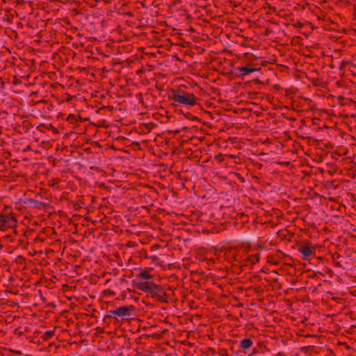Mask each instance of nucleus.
I'll list each match as a JSON object with an SVG mask.
<instances>
[{"label": "nucleus", "instance_id": "nucleus-1", "mask_svg": "<svg viewBox=\"0 0 356 356\" xmlns=\"http://www.w3.org/2000/svg\"><path fill=\"white\" fill-rule=\"evenodd\" d=\"M168 96L170 99L179 104L191 106L196 104L197 98L193 93H189L181 89H172Z\"/></svg>", "mask_w": 356, "mask_h": 356}, {"label": "nucleus", "instance_id": "nucleus-2", "mask_svg": "<svg viewBox=\"0 0 356 356\" xmlns=\"http://www.w3.org/2000/svg\"><path fill=\"white\" fill-rule=\"evenodd\" d=\"M147 296H150L152 298L156 299L160 302H168V296L167 295L164 288L161 285L154 284Z\"/></svg>", "mask_w": 356, "mask_h": 356}, {"label": "nucleus", "instance_id": "nucleus-3", "mask_svg": "<svg viewBox=\"0 0 356 356\" xmlns=\"http://www.w3.org/2000/svg\"><path fill=\"white\" fill-rule=\"evenodd\" d=\"M154 282L151 281H138V280H132V286L134 288L144 292L148 293L150 291L152 286L154 285Z\"/></svg>", "mask_w": 356, "mask_h": 356}, {"label": "nucleus", "instance_id": "nucleus-4", "mask_svg": "<svg viewBox=\"0 0 356 356\" xmlns=\"http://www.w3.org/2000/svg\"><path fill=\"white\" fill-rule=\"evenodd\" d=\"M299 252L302 254L303 259H309L312 257L315 256V248L312 246L311 243H307V245H302L299 247Z\"/></svg>", "mask_w": 356, "mask_h": 356}, {"label": "nucleus", "instance_id": "nucleus-5", "mask_svg": "<svg viewBox=\"0 0 356 356\" xmlns=\"http://www.w3.org/2000/svg\"><path fill=\"white\" fill-rule=\"evenodd\" d=\"M259 259H260V254L259 253L250 255L248 257H247L246 259H245L241 261V267L243 268V267H245V266H250V268H252V266L254 264H255L259 261Z\"/></svg>", "mask_w": 356, "mask_h": 356}, {"label": "nucleus", "instance_id": "nucleus-6", "mask_svg": "<svg viewBox=\"0 0 356 356\" xmlns=\"http://www.w3.org/2000/svg\"><path fill=\"white\" fill-rule=\"evenodd\" d=\"M17 220L15 217H10L0 213V223L6 225L7 227L14 228L16 227Z\"/></svg>", "mask_w": 356, "mask_h": 356}, {"label": "nucleus", "instance_id": "nucleus-7", "mask_svg": "<svg viewBox=\"0 0 356 356\" xmlns=\"http://www.w3.org/2000/svg\"><path fill=\"white\" fill-rule=\"evenodd\" d=\"M135 310V307L132 305H127L120 307L118 308V313L119 317H128L131 315V313Z\"/></svg>", "mask_w": 356, "mask_h": 356}, {"label": "nucleus", "instance_id": "nucleus-8", "mask_svg": "<svg viewBox=\"0 0 356 356\" xmlns=\"http://www.w3.org/2000/svg\"><path fill=\"white\" fill-rule=\"evenodd\" d=\"M236 70L241 72V76L243 77L245 75H248L250 73H252L254 72H256L257 70H259L260 68H254V67H245V66H242V67H238L236 68Z\"/></svg>", "mask_w": 356, "mask_h": 356}, {"label": "nucleus", "instance_id": "nucleus-9", "mask_svg": "<svg viewBox=\"0 0 356 356\" xmlns=\"http://www.w3.org/2000/svg\"><path fill=\"white\" fill-rule=\"evenodd\" d=\"M152 275L149 273L147 270H141L137 275L136 278L134 280L142 281L143 280H145V281H148V280L152 278Z\"/></svg>", "mask_w": 356, "mask_h": 356}, {"label": "nucleus", "instance_id": "nucleus-10", "mask_svg": "<svg viewBox=\"0 0 356 356\" xmlns=\"http://www.w3.org/2000/svg\"><path fill=\"white\" fill-rule=\"evenodd\" d=\"M253 345V341L250 339H243L240 341V348L244 350L249 349Z\"/></svg>", "mask_w": 356, "mask_h": 356}, {"label": "nucleus", "instance_id": "nucleus-11", "mask_svg": "<svg viewBox=\"0 0 356 356\" xmlns=\"http://www.w3.org/2000/svg\"><path fill=\"white\" fill-rule=\"evenodd\" d=\"M117 312H118V308L115 310H110L109 311L110 314H106L104 317V319H103L104 322L108 323V320L113 318L112 314H114V315H116L118 316V313Z\"/></svg>", "mask_w": 356, "mask_h": 356}, {"label": "nucleus", "instance_id": "nucleus-12", "mask_svg": "<svg viewBox=\"0 0 356 356\" xmlns=\"http://www.w3.org/2000/svg\"><path fill=\"white\" fill-rule=\"evenodd\" d=\"M54 335V331L53 330H48V331H46L43 335L42 336V338L43 340H49V339H51L53 336Z\"/></svg>", "mask_w": 356, "mask_h": 356}, {"label": "nucleus", "instance_id": "nucleus-13", "mask_svg": "<svg viewBox=\"0 0 356 356\" xmlns=\"http://www.w3.org/2000/svg\"><path fill=\"white\" fill-rule=\"evenodd\" d=\"M28 201L29 202L35 204V208H38V209L41 208L42 206H44L45 204L42 202H40V201H38V200H33V199H29Z\"/></svg>", "mask_w": 356, "mask_h": 356}, {"label": "nucleus", "instance_id": "nucleus-14", "mask_svg": "<svg viewBox=\"0 0 356 356\" xmlns=\"http://www.w3.org/2000/svg\"><path fill=\"white\" fill-rule=\"evenodd\" d=\"M183 114L185 116V118H188V119H189L191 120H193V121H197L198 120V118L197 117L193 115L189 112H187L186 113H183Z\"/></svg>", "mask_w": 356, "mask_h": 356}, {"label": "nucleus", "instance_id": "nucleus-15", "mask_svg": "<svg viewBox=\"0 0 356 356\" xmlns=\"http://www.w3.org/2000/svg\"><path fill=\"white\" fill-rule=\"evenodd\" d=\"M258 95H259V92H254V91L250 92L248 94V98L250 99H256L257 98Z\"/></svg>", "mask_w": 356, "mask_h": 356}, {"label": "nucleus", "instance_id": "nucleus-16", "mask_svg": "<svg viewBox=\"0 0 356 356\" xmlns=\"http://www.w3.org/2000/svg\"><path fill=\"white\" fill-rule=\"evenodd\" d=\"M218 355L220 356H231L228 354V352L225 348H221L218 350Z\"/></svg>", "mask_w": 356, "mask_h": 356}, {"label": "nucleus", "instance_id": "nucleus-17", "mask_svg": "<svg viewBox=\"0 0 356 356\" xmlns=\"http://www.w3.org/2000/svg\"><path fill=\"white\" fill-rule=\"evenodd\" d=\"M68 121H70L71 123L74 122V120L76 121V115L74 114H70L67 119Z\"/></svg>", "mask_w": 356, "mask_h": 356}, {"label": "nucleus", "instance_id": "nucleus-18", "mask_svg": "<svg viewBox=\"0 0 356 356\" xmlns=\"http://www.w3.org/2000/svg\"><path fill=\"white\" fill-rule=\"evenodd\" d=\"M8 228L9 227H7L6 225L0 223V230L1 231H6Z\"/></svg>", "mask_w": 356, "mask_h": 356}, {"label": "nucleus", "instance_id": "nucleus-19", "mask_svg": "<svg viewBox=\"0 0 356 356\" xmlns=\"http://www.w3.org/2000/svg\"><path fill=\"white\" fill-rule=\"evenodd\" d=\"M230 350H231L234 353H238L239 352L238 350H235V348H234V344L231 346V347H230Z\"/></svg>", "mask_w": 356, "mask_h": 356}, {"label": "nucleus", "instance_id": "nucleus-20", "mask_svg": "<svg viewBox=\"0 0 356 356\" xmlns=\"http://www.w3.org/2000/svg\"><path fill=\"white\" fill-rule=\"evenodd\" d=\"M74 207H75V209L77 210L79 209V208L81 207V206L79 204V203H76L75 205H74Z\"/></svg>", "mask_w": 356, "mask_h": 356}, {"label": "nucleus", "instance_id": "nucleus-21", "mask_svg": "<svg viewBox=\"0 0 356 356\" xmlns=\"http://www.w3.org/2000/svg\"><path fill=\"white\" fill-rule=\"evenodd\" d=\"M253 81L255 83H261V82L258 79H254L253 80Z\"/></svg>", "mask_w": 356, "mask_h": 356}, {"label": "nucleus", "instance_id": "nucleus-22", "mask_svg": "<svg viewBox=\"0 0 356 356\" xmlns=\"http://www.w3.org/2000/svg\"><path fill=\"white\" fill-rule=\"evenodd\" d=\"M86 152L88 153H90L91 152L90 148L88 147V148L86 149Z\"/></svg>", "mask_w": 356, "mask_h": 356}, {"label": "nucleus", "instance_id": "nucleus-23", "mask_svg": "<svg viewBox=\"0 0 356 356\" xmlns=\"http://www.w3.org/2000/svg\"><path fill=\"white\" fill-rule=\"evenodd\" d=\"M257 353V350H254V351L252 352V355H254Z\"/></svg>", "mask_w": 356, "mask_h": 356}, {"label": "nucleus", "instance_id": "nucleus-24", "mask_svg": "<svg viewBox=\"0 0 356 356\" xmlns=\"http://www.w3.org/2000/svg\"><path fill=\"white\" fill-rule=\"evenodd\" d=\"M289 89H286V95H288L289 94Z\"/></svg>", "mask_w": 356, "mask_h": 356}, {"label": "nucleus", "instance_id": "nucleus-25", "mask_svg": "<svg viewBox=\"0 0 356 356\" xmlns=\"http://www.w3.org/2000/svg\"><path fill=\"white\" fill-rule=\"evenodd\" d=\"M274 87H275V88H280V86H279V85H277V84L275 85V86H274Z\"/></svg>", "mask_w": 356, "mask_h": 356}, {"label": "nucleus", "instance_id": "nucleus-26", "mask_svg": "<svg viewBox=\"0 0 356 356\" xmlns=\"http://www.w3.org/2000/svg\"><path fill=\"white\" fill-rule=\"evenodd\" d=\"M14 353H17V354H19V353H21V352H20V351H18V350H15V351H14Z\"/></svg>", "mask_w": 356, "mask_h": 356}, {"label": "nucleus", "instance_id": "nucleus-27", "mask_svg": "<svg viewBox=\"0 0 356 356\" xmlns=\"http://www.w3.org/2000/svg\"><path fill=\"white\" fill-rule=\"evenodd\" d=\"M113 318L115 320V321H118V318L117 317L114 316Z\"/></svg>", "mask_w": 356, "mask_h": 356}, {"label": "nucleus", "instance_id": "nucleus-28", "mask_svg": "<svg viewBox=\"0 0 356 356\" xmlns=\"http://www.w3.org/2000/svg\"><path fill=\"white\" fill-rule=\"evenodd\" d=\"M129 15L131 16L132 13H129Z\"/></svg>", "mask_w": 356, "mask_h": 356}, {"label": "nucleus", "instance_id": "nucleus-29", "mask_svg": "<svg viewBox=\"0 0 356 356\" xmlns=\"http://www.w3.org/2000/svg\"><path fill=\"white\" fill-rule=\"evenodd\" d=\"M307 347H302V350L307 348Z\"/></svg>", "mask_w": 356, "mask_h": 356}]
</instances>
